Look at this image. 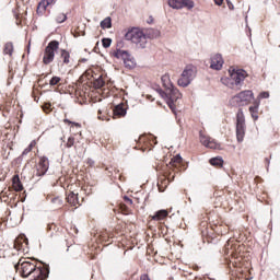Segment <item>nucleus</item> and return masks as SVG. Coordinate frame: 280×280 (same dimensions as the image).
Segmentation results:
<instances>
[{
	"mask_svg": "<svg viewBox=\"0 0 280 280\" xmlns=\"http://www.w3.org/2000/svg\"><path fill=\"white\" fill-rule=\"evenodd\" d=\"M21 275L24 279L31 277V280H45L49 277V267H38L35 260L21 262Z\"/></svg>",
	"mask_w": 280,
	"mask_h": 280,
	"instance_id": "obj_1",
	"label": "nucleus"
},
{
	"mask_svg": "<svg viewBox=\"0 0 280 280\" xmlns=\"http://www.w3.org/2000/svg\"><path fill=\"white\" fill-rule=\"evenodd\" d=\"M230 77H223L221 78L222 84L225 86H229V89H237L240 90V86H242V82L246 80V71L238 69L235 70V68L231 67L229 69Z\"/></svg>",
	"mask_w": 280,
	"mask_h": 280,
	"instance_id": "obj_2",
	"label": "nucleus"
},
{
	"mask_svg": "<svg viewBox=\"0 0 280 280\" xmlns=\"http://www.w3.org/2000/svg\"><path fill=\"white\" fill-rule=\"evenodd\" d=\"M125 39L130 40L138 47V49H145V45H148V38L142 31L138 28L128 30L125 34Z\"/></svg>",
	"mask_w": 280,
	"mask_h": 280,
	"instance_id": "obj_3",
	"label": "nucleus"
},
{
	"mask_svg": "<svg viewBox=\"0 0 280 280\" xmlns=\"http://www.w3.org/2000/svg\"><path fill=\"white\" fill-rule=\"evenodd\" d=\"M196 67L192 65L186 66L182 72L180 78L177 81L178 86H183V89L189 86L191 82L196 79Z\"/></svg>",
	"mask_w": 280,
	"mask_h": 280,
	"instance_id": "obj_4",
	"label": "nucleus"
},
{
	"mask_svg": "<svg viewBox=\"0 0 280 280\" xmlns=\"http://www.w3.org/2000/svg\"><path fill=\"white\" fill-rule=\"evenodd\" d=\"M60 49V42L51 40L44 50L43 62L44 65H51L56 58V51Z\"/></svg>",
	"mask_w": 280,
	"mask_h": 280,
	"instance_id": "obj_5",
	"label": "nucleus"
},
{
	"mask_svg": "<svg viewBox=\"0 0 280 280\" xmlns=\"http://www.w3.org/2000/svg\"><path fill=\"white\" fill-rule=\"evenodd\" d=\"M246 135V119L244 118V112L238 109L236 114V139L238 143L244 141V137Z\"/></svg>",
	"mask_w": 280,
	"mask_h": 280,
	"instance_id": "obj_6",
	"label": "nucleus"
},
{
	"mask_svg": "<svg viewBox=\"0 0 280 280\" xmlns=\"http://www.w3.org/2000/svg\"><path fill=\"white\" fill-rule=\"evenodd\" d=\"M114 56L118 58V60H122L127 69H135L137 67V60H135V57L128 54L127 50L117 49Z\"/></svg>",
	"mask_w": 280,
	"mask_h": 280,
	"instance_id": "obj_7",
	"label": "nucleus"
},
{
	"mask_svg": "<svg viewBox=\"0 0 280 280\" xmlns=\"http://www.w3.org/2000/svg\"><path fill=\"white\" fill-rule=\"evenodd\" d=\"M233 100H235L240 106H246L249 102L255 100V94L250 90H245L236 94Z\"/></svg>",
	"mask_w": 280,
	"mask_h": 280,
	"instance_id": "obj_8",
	"label": "nucleus"
},
{
	"mask_svg": "<svg viewBox=\"0 0 280 280\" xmlns=\"http://www.w3.org/2000/svg\"><path fill=\"white\" fill-rule=\"evenodd\" d=\"M183 97V94H180V91L176 88L168 89V101L167 106L171 108L172 113H176V105H174V102H178Z\"/></svg>",
	"mask_w": 280,
	"mask_h": 280,
	"instance_id": "obj_9",
	"label": "nucleus"
},
{
	"mask_svg": "<svg viewBox=\"0 0 280 280\" xmlns=\"http://www.w3.org/2000/svg\"><path fill=\"white\" fill-rule=\"evenodd\" d=\"M170 8L173 10H183V8H187V10H194V1L192 0H168Z\"/></svg>",
	"mask_w": 280,
	"mask_h": 280,
	"instance_id": "obj_10",
	"label": "nucleus"
},
{
	"mask_svg": "<svg viewBox=\"0 0 280 280\" xmlns=\"http://www.w3.org/2000/svg\"><path fill=\"white\" fill-rule=\"evenodd\" d=\"M199 139H200V143H202V145H205L206 148H210V150H218L220 148V144H218L215 140H213L209 136H205L202 131H200L199 133Z\"/></svg>",
	"mask_w": 280,
	"mask_h": 280,
	"instance_id": "obj_11",
	"label": "nucleus"
},
{
	"mask_svg": "<svg viewBox=\"0 0 280 280\" xmlns=\"http://www.w3.org/2000/svg\"><path fill=\"white\" fill-rule=\"evenodd\" d=\"M49 170V159L47 156H42L37 164V176H45Z\"/></svg>",
	"mask_w": 280,
	"mask_h": 280,
	"instance_id": "obj_12",
	"label": "nucleus"
},
{
	"mask_svg": "<svg viewBox=\"0 0 280 280\" xmlns=\"http://www.w3.org/2000/svg\"><path fill=\"white\" fill-rule=\"evenodd\" d=\"M223 65H224V59H222V55L217 54L211 57V63H210L211 69H214L215 71H220Z\"/></svg>",
	"mask_w": 280,
	"mask_h": 280,
	"instance_id": "obj_13",
	"label": "nucleus"
},
{
	"mask_svg": "<svg viewBox=\"0 0 280 280\" xmlns=\"http://www.w3.org/2000/svg\"><path fill=\"white\" fill-rule=\"evenodd\" d=\"M67 200L69 202V205H71L72 207H78V205L80 206V199H78V192L74 191H70L67 196Z\"/></svg>",
	"mask_w": 280,
	"mask_h": 280,
	"instance_id": "obj_14",
	"label": "nucleus"
},
{
	"mask_svg": "<svg viewBox=\"0 0 280 280\" xmlns=\"http://www.w3.org/2000/svg\"><path fill=\"white\" fill-rule=\"evenodd\" d=\"M249 113L254 119V121H257L259 119V102H256L254 106L249 107Z\"/></svg>",
	"mask_w": 280,
	"mask_h": 280,
	"instance_id": "obj_15",
	"label": "nucleus"
},
{
	"mask_svg": "<svg viewBox=\"0 0 280 280\" xmlns=\"http://www.w3.org/2000/svg\"><path fill=\"white\" fill-rule=\"evenodd\" d=\"M167 215H170V213L167 212V210H159L158 212H155V214L152 217V220H155L156 222L161 221V220H165V218H167Z\"/></svg>",
	"mask_w": 280,
	"mask_h": 280,
	"instance_id": "obj_16",
	"label": "nucleus"
},
{
	"mask_svg": "<svg viewBox=\"0 0 280 280\" xmlns=\"http://www.w3.org/2000/svg\"><path fill=\"white\" fill-rule=\"evenodd\" d=\"M114 115L115 117H126V109L124 104H119L114 108Z\"/></svg>",
	"mask_w": 280,
	"mask_h": 280,
	"instance_id": "obj_17",
	"label": "nucleus"
},
{
	"mask_svg": "<svg viewBox=\"0 0 280 280\" xmlns=\"http://www.w3.org/2000/svg\"><path fill=\"white\" fill-rule=\"evenodd\" d=\"M101 27L102 30H110L113 27V20L110 19V16L105 18L101 22Z\"/></svg>",
	"mask_w": 280,
	"mask_h": 280,
	"instance_id": "obj_18",
	"label": "nucleus"
},
{
	"mask_svg": "<svg viewBox=\"0 0 280 280\" xmlns=\"http://www.w3.org/2000/svg\"><path fill=\"white\" fill-rule=\"evenodd\" d=\"M13 189L16 191H23V184L21 183L19 175H14L13 177Z\"/></svg>",
	"mask_w": 280,
	"mask_h": 280,
	"instance_id": "obj_19",
	"label": "nucleus"
},
{
	"mask_svg": "<svg viewBox=\"0 0 280 280\" xmlns=\"http://www.w3.org/2000/svg\"><path fill=\"white\" fill-rule=\"evenodd\" d=\"M3 52H4L7 56H12V54H14V45H13L12 43H7V44L4 45Z\"/></svg>",
	"mask_w": 280,
	"mask_h": 280,
	"instance_id": "obj_20",
	"label": "nucleus"
},
{
	"mask_svg": "<svg viewBox=\"0 0 280 280\" xmlns=\"http://www.w3.org/2000/svg\"><path fill=\"white\" fill-rule=\"evenodd\" d=\"M61 58L63 60V65H69L71 55L69 54V51L61 49Z\"/></svg>",
	"mask_w": 280,
	"mask_h": 280,
	"instance_id": "obj_21",
	"label": "nucleus"
},
{
	"mask_svg": "<svg viewBox=\"0 0 280 280\" xmlns=\"http://www.w3.org/2000/svg\"><path fill=\"white\" fill-rule=\"evenodd\" d=\"M224 163V161L222 160V158H212L210 159V164L214 165V166H221Z\"/></svg>",
	"mask_w": 280,
	"mask_h": 280,
	"instance_id": "obj_22",
	"label": "nucleus"
},
{
	"mask_svg": "<svg viewBox=\"0 0 280 280\" xmlns=\"http://www.w3.org/2000/svg\"><path fill=\"white\" fill-rule=\"evenodd\" d=\"M34 145H36V142H31L30 145L22 152V156H26V154H30V152L34 150Z\"/></svg>",
	"mask_w": 280,
	"mask_h": 280,
	"instance_id": "obj_23",
	"label": "nucleus"
},
{
	"mask_svg": "<svg viewBox=\"0 0 280 280\" xmlns=\"http://www.w3.org/2000/svg\"><path fill=\"white\" fill-rule=\"evenodd\" d=\"M56 21H57V23H65V21H67V14L58 13L56 15Z\"/></svg>",
	"mask_w": 280,
	"mask_h": 280,
	"instance_id": "obj_24",
	"label": "nucleus"
},
{
	"mask_svg": "<svg viewBox=\"0 0 280 280\" xmlns=\"http://www.w3.org/2000/svg\"><path fill=\"white\" fill-rule=\"evenodd\" d=\"M50 3H54V0H46V1L39 2L38 10H40V8H43V10H47V5H49Z\"/></svg>",
	"mask_w": 280,
	"mask_h": 280,
	"instance_id": "obj_25",
	"label": "nucleus"
},
{
	"mask_svg": "<svg viewBox=\"0 0 280 280\" xmlns=\"http://www.w3.org/2000/svg\"><path fill=\"white\" fill-rule=\"evenodd\" d=\"M102 45L105 49H108V47H110V45H113V39L110 38H103L102 39Z\"/></svg>",
	"mask_w": 280,
	"mask_h": 280,
	"instance_id": "obj_26",
	"label": "nucleus"
},
{
	"mask_svg": "<svg viewBox=\"0 0 280 280\" xmlns=\"http://www.w3.org/2000/svg\"><path fill=\"white\" fill-rule=\"evenodd\" d=\"M183 162V158L180 156V154L175 155L172 160H171V165H176L177 163H182Z\"/></svg>",
	"mask_w": 280,
	"mask_h": 280,
	"instance_id": "obj_27",
	"label": "nucleus"
},
{
	"mask_svg": "<svg viewBox=\"0 0 280 280\" xmlns=\"http://www.w3.org/2000/svg\"><path fill=\"white\" fill-rule=\"evenodd\" d=\"M105 82L104 79H102V77H100L98 79H96L94 81V86H96V89H102V86H104Z\"/></svg>",
	"mask_w": 280,
	"mask_h": 280,
	"instance_id": "obj_28",
	"label": "nucleus"
},
{
	"mask_svg": "<svg viewBox=\"0 0 280 280\" xmlns=\"http://www.w3.org/2000/svg\"><path fill=\"white\" fill-rule=\"evenodd\" d=\"M60 80H62L60 77H52L49 81V85L56 86L60 82Z\"/></svg>",
	"mask_w": 280,
	"mask_h": 280,
	"instance_id": "obj_29",
	"label": "nucleus"
},
{
	"mask_svg": "<svg viewBox=\"0 0 280 280\" xmlns=\"http://www.w3.org/2000/svg\"><path fill=\"white\" fill-rule=\"evenodd\" d=\"M74 143H75V138L70 137V138H68V141H67V143H66V147H67V148H73Z\"/></svg>",
	"mask_w": 280,
	"mask_h": 280,
	"instance_id": "obj_30",
	"label": "nucleus"
},
{
	"mask_svg": "<svg viewBox=\"0 0 280 280\" xmlns=\"http://www.w3.org/2000/svg\"><path fill=\"white\" fill-rule=\"evenodd\" d=\"M268 97H270V93L269 92H261L258 95V100H268Z\"/></svg>",
	"mask_w": 280,
	"mask_h": 280,
	"instance_id": "obj_31",
	"label": "nucleus"
},
{
	"mask_svg": "<svg viewBox=\"0 0 280 280\" xmlns=\"http://www.w3.org/2000/svg\"><path fill=\"white\" fill-rule=\"evenodd\" d=\"M45 113H49V110H51V103H46L44 106H43Z\"/></svg>",
	"mask_w": 280,
	"mask_h": 280,
	"instance_id": "obj_32",
	"label": "nucleus"
},
{
	"mask_svg": "<svg viewBox=\"0 0 280 280\" xmlns=\"http://www.w3.org/2000/svg\"><path fill=\"white\" fill-rule=\"evenodd\" d=\"M51 202L55 203V205H62V200H60L59 197H56V198L51 199Z\"/></svg>",
	"mask_w": 280,
	"mask_h": 280,
	"instance_id": "obj_33",
	"label": "nucleus"
},
{
	"mask_svg": "<svg viewBox=\"0 0 280 280\" xmlns=\"http://www.w3.org/2000/svg\"><path fill=\"white\" fill-rule=\"evenodd\" d=\"M161 97H166L168 100V92H164L163 90L159 91Z\"/></svg>",
	"mask_w": 280,
	"mask_h": 280,
	"instance_id": "obj_34",
	"label": "nucleus"
},
{
	"mask_svg": "<svg viewBox=\"0 0 280 280\" xmlns=\"http://www.w3.org/2000/svg\"><path fill=\"white\" fill-rule=\"evenodd\" d=\"M63 122L65 124H73L74 126H80V124H78V122H73V121H71V120H69V119H63Z\"/></svg>",
	"mask_w": 280,
	"mask_h": 280,
	"instance_id": "obj_35",
	"label": "nucleus"
},
{
	"mask_svg": "<svg viewBox=\"0 0 280 280\" xmlns=\"http://www.w3.org/2000/svg\"><path fill=\"white\" fill-rule=\"evenodd\" d=\"M125 202H127L128 205H132V199H130L128 196L124 197Z\"/></svg>",
	"mask_w": 280,
	"mask_h": 280,
	"instance_id": "obj_36",
	"label": "nucleus"
},
{
	"mask_svg": "<svg viewBox=\"0 0 280 280\" xmlns=\"http://www.w3.org/2000/svg\"><path fill=\"white\" fill-rule=\"evenodd\" d=\"M140 280H150V276H148V275H142V276L140 277Z\"/></svg>",
	"mask_w": 280,
	"mask_h": 280,
	"instance_id": "obj_37",
	"label": "nucleus"
},
{
	"mask_svg": "<svg viewBox=\"0 0 280 280\" xmlns=\"http://www.w3.org/2000/svg\"><path fill=\"white\" fill-rule=\"evenodd\" d=\"M215 5H222L224 3V0H214Z\"/></svg>",
	"mask_w": 280,
	"mask_h": 280,
	"instance_id": "obj_38",
	"label": "nucleus"
},
{
	"mask_svg": "<svg viewBox=\"0 0 280 280\" xmlns=\"http://www.w3.org/2000/svg\"><path fill=\"white\" fill-rule=\"evenodd\" d=\"M168 78H167V75H163L162 77V82H165V80H167Z\"/></svg>",
	"mask_w": 280,
	"mask_h": 280,
	"instance_id": "obj_39",
	"label": "nucleus"
},
{
	"mask_svg": "<svg viewBox=\"0 0 280 280\" xmlns=\"http://www.w3.org/2000/svg\"><path fill=\"white\" fill-rule=\"evenodd\" d=\"M229 9H230V10H233V4H229Z\"/></svg>",
	"mask_w": 280,
	"mask_h": 280,
	"instance_id": "obj_40",
	"label": "nucleus"
}]
</instances>
